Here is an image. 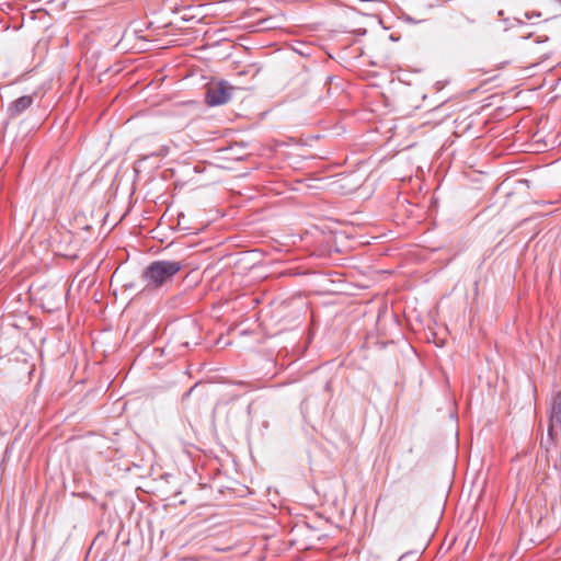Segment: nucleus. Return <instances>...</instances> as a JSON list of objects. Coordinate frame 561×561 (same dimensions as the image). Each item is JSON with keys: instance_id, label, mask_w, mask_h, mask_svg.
Here are the masks:
<instances>
[{"instance_id": "1", "label": "nucleus", "mask_w": 561, "mask_h": 561, "mask_svg": "<svg viewBox=\"0 0 561 561\" xmlns=\"http://www.w3.org/2000/svg\"><path fill=\"white\" fill-rule=\"evenodd\" d=\"M183 267L179 261L159 260L151 262L141 273L144 290H156L172 280Z\"/></svg>"}, {"instance_id": "3", "label": "nucleus", "mask_w": 561, "mask_h": 561, "mask_svg": "<svg viewBox=\"0 0 561 561\" xmlns=\"http://www.w3.org/2000/svg\"><path fill=\"white\" fill-rule=\"evenodd\" d=\"M548 435L553 438L554 430L561 428V391L553 394L549 409Z\"/></svg>"}, {"instance_id": "2", "label": "nucleus", "mask_w": 561, "mask_h": 561, "mask_svg": "<svg viewBox=\"0 0 561 561\" xmlns=\"http://www.w3.org/2000/svg\"><path fill=\"white\" fill-rule=\"evenodd\" d=\"M233 90L227 81L213 83L207 89L206 102L210 106L222 105L231 99Z\"/></svg>"}, {"instance_id": "4", "label": "nucleus", "mask_w": 561, "mask_h": 561, "mask_svg": "<svg viewBox=\"0 0 561 561\" xmlns=\"http://www.w3.org/2000/svg\"><path fill=\"white\" fill-rule=\"evenodd\" d=\"M34 102V98L32 95H23L12 101L7 108L8 117L11 119L16 118L22 115L26 110H28Z\"/></svg>"}]
</instances>
